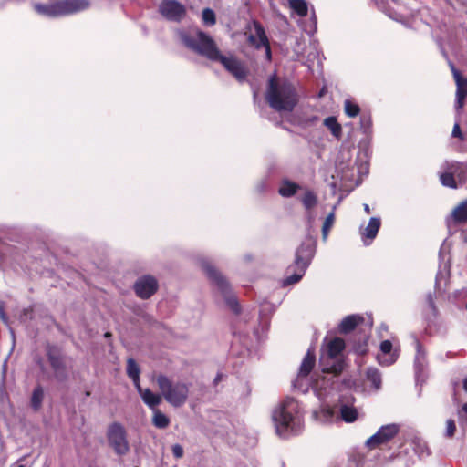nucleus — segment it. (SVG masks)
Masks as SVG:
<instances>
[{
  "mask_svg": "<svg viewBox=\"0 0 467 467\" xmlns=\"http://www.w3.org/2000/svg\"><path fill=\"white\" fill-rule=\"evenodd\" d=\"M180 39L183 45L195 53L213 62H220L224 68L238 80L244 79L248 75L245 64L234 55H223L215 41L200 29L181 32Z\"/></svg>",
  "mask_w": 467,
  "mask_h": 467,
  "instance_id": "f257e3e1",
  "label": "nucleus"
},
{
  "mask_svg": "<svg viewBox=\"0 0 467 467\" xmlns=\"http://www.w3.org/2000/svg\"><path fill=\"white\" fill-rule=\"evenodd\" d=\"M276 433L283 438L298 434L304 426L300 407L293 398L284 400L272 413Z\"/></svg>",
  "mask_w": 467,
  "mask_h": 467,
  "instance_id": "f03ea898",
  "label": "nucleus"
},
{
  "mask_svg": "<svg viewBox=\"0 0 467 467\" xmlns=\"http://www.w3.org/2000/svg\"><path fill=\"white\" fill-rule=\"evenodd\" d=\"M314 253L315 242L312 238L307 237L296 249L294 265H290L287 269V272L292 274L284 280V285L296 284L303 277L314 256Z\"/></svg>",
  "mask_w": 467,
  "mask_h": 467,
  "instance_id": "7ed1b4c3",
  "label": "nucleus"
},
{
  "mask_svg": "<svg viewBox=\"0 0 467 467\" xmlns=\"http://www.w3.org/2000/svg\"><path fill=\"white\" fill-rule=\"evenodd\" d=\"M156 382L162 397L171 406L178 408L187 401L189 396V386L187 383L172 381L164 375H159Z\"/></svg>",
  "mask_w": 467,
  "mask_h": 467,
  "instance_id": "20e7f679",
  "label": "nucleus"
},
{
  "mask_svg": "<svg viewBox=\"0 0 467 467\" xmlns=\"http://www.w3.org/2000/svg\"><path fill=\"white\" fill-rule=\"evenodd\" d=\"M345 348V342L342 338L336 337L328 342L323 349L319 365L324 373L339 374L343 370V361L340 354Z\"/></svg>",
  "mask_w": 467,
  "mask_h": 467,
  "instance_id": "39448f33",
  "label": "nucleus"
},
{
  "mask_svg": "<svg viewBox=\"0 0 467 467\" xmlns=\"http://www.w3.org/2000/svg\"><path fill=\"white\" fill-rule=\"evenodd\" d=\"M313 416L316 420L323 424L336 423L340 420L352 423L358 420V411L355 407L347 404H341L338 409L324 405L314 411Z\"/></svg>",
  "mask_w": 467,
  "mask_h": 467,
  "instance_id": "423d86ee",
  "label": "nucleus"
},
{
  "mask_svg": "<svg viewBox=\"0 0 467 467\" xmlns=\"http://www.w3.org/2000/svg\"><path fill=\"white\" fill-rule=\"evenodd\" d=\"M88 6L87 0H64L51 5L36 4L34 8L40 15L57 17L83 11Z\"/></svg>",
  "mask_w": 467,
  "mask_h": 467,
  "instance_id": "0eeeda50",
  "label": "nucleus"
},
{
  "mask_svg": "<svg viewBox=\"0 0 467 467\" xmlns=\"http://www.w3.org/2000/svg\"><path fill=\"white\" fill-rule=\"evenodd\" d=\"M199 265L210 280L217 285L229 307L235 313H238L239 305L237 299L232 294L231 286L225 278L214 268L207 258L199 259Z\"/></svg>",
  "mask_w": 467,
  "mask_h": 467,
  "instance_id": "6e6552de",
  "label": "nucleus"
},
{
  "mask_svg": "<svg viewBox=\"0 0 467 467\" xmlns=\"http://www.w3.org/2000/svg\"><path fill=\"white\" fill-rule=\"evenodd\" d=\"M440 180L443 186L457 189L467 182V164L457 161H446L441 166Z\"/></svg>",
  "mask_w": 467,
  "mask_h": 467,
  "instance_id": "1a4fd4ad",
  "label": "nucleus"
},
{
  "mask_svg": "<svg viewBox=\"0 0 467 467\" xmlns=\"http://www.w3.org/2000/svg\"><path fill=\"white\" fill-rule=\"evenodd\" d=\"M265 99L276 111H291L297 102L294 89H267Z\"/></svg>",
  "mask_w": 467,
  "mask_h": 467,
  "instance_id": "9d476101",
  "label": "nucleus"
},
{
  "mask_svg": "<svg viewBox=\"0 0 467 467\" xmlns=\"http://www.w3.org/2000/svg\"><path fill=\"white\" fill-rule=\"evenodd\" d=\"M244 36L250 46L256 49L265 48L266 60H271V49L264 27L256 21L247 25Z\"/></svg>",
  "mask_w": 467,
  "mask_h": 467,
  "instance_id": "9b49d317",
  "label": "nucleus"
},
{
  "mask_svg": "<svg viewBox=\"0 0 467 467\" xmlns=\"http://www.w3.org/2000/svg\"><path fill=\"white\" fill-rule=\"evenodd\" d=\"M107 438L110 447L118 455H125L129 451L126 431L120 423L114 422L109 426Z\"/></svg>",
  "mask_w": 467,
  "mask_h": 467,
  "instance_id": "f8f14e48",
  "label": "nucleus"
},
{
  "mask_svg": "<svg viewBox=\"0 0 467 467\" xmlns=\"http://www.w3.org/2000/svg\"><path fill=\"white\" fill-rule=\"evenodd\" d=\"M162 16L170 21L180 22L186 16V8L176 0H163L159 5Z\"/></svg>",
  "mask_w": 467,
  "mask_h": 467,
  "instance_id": "ddd939ff",
  "label": "nucleus"
},
{
  "mask_svg": "<svg viewBox=\"0 0 467 467\" xmlns=\"http://www.w3.org/2000/svg\"><path fill=\"white\" fill-rule=\"evenodd\" d=\"M399 431L396 424H388L382 426L375 434L368 438L366 444L369 448H376L378 445L385 443L391 440Z\"/></svg>",
  "mask_w": 467,
  "mask_h": 467,
  "instance_id": "4468645a",
  "label": "nucleus"
},
{
  "mask_svg": "<svg viewBox=\"0 0 467 467\" xmlns=\"http://www.w3.org/2000/svg\"><path fill=\"white\" fill-rule=\"evenodd\" d=\"M134 289L139 297L147 299L157 291L158 282L151 275H144L137 280Z\"/></svg>",
  "mask_w": 467,
  "mask_h": 467,
  "instance_id": "2eb2a0df",
  "label": "nucleus"
},
{
  "mask_svg": "<svg viewBox=\"0 0 467 467\" xmlns=\"http://www.w3.org/2000/svg\"><path fill=\"white\" fill-rule=\"evenodd\" d=\"M399 357L397 348H393V344L389 340H383L379 346V353L377 355L378 362L382 366H390L396 362Z\"/></svg>",
  "mask_w": 467,
  "mask_h": 467,
  "instance_id": "dca6fc26",
  "label": "nucleus"
},
{
  "mask_svg": "<svg viewBox=\"0 0 467 467\" xmlns=\"http://www.w3.org/2000/svg\"><path fill=\"white\" fill-rule=\"evenodd\" d=\"M380 219L378 217H371L368 225L365 228H360V235L365 245H369L376 238L378 232L380 228Z\"/></svg>",
  "mask_w": 467,
  "mask_h": 467,
  "instance_id": "f3484780",
  "label": "nucleus"
},
{
  "mask_svg": "<svg viewBox=\"0 0 467 467\" xmlns=\"http://www.w3.org/2000/svg\"><path fill=\"white\" fill-rule=\"evenodd\" d=\"M365 322V317L358 314L348 315L345 317L338 326L341 333L347 334L351 332L358 326Z\"/></svg>",
  "mask_w": 467,
  "mask_h": 467,
  "instance_id": "a211bd4d",
  "label": "nucleus"
},
{
  "mask_svg": "<svg viewBox=\"0 0 467 467\" xmlns=\"http://www.w3.org/2000/svg\"><path fill=\"white\" fill-rule=\"evenodd\" d=\"M143 402L152 410L161 402L162 395L152 392L150 389H142L140 385L136 388Z\"/></svg>",
  "mask_w": 467,
  "mask_h": 467,
  "instance_id": "6ab92c4d",
  "label": "nucleus"
},
{
  "mask_svg": "<svg viewBox=\"0 0 467 467\" xmlns=\"http://www.w3.org/2000/svg\"><path fill=\"white\" fill-rule=\"evenodd\" d=\"M47 357L57 378L61 377L64 372V364L60 356V352L54 347H48Z\"/></svg>",
  "mask_w": 467,
  "mask_h": 467,
  "instance_id": "aec40b11",
  "label": "nucleus"
},
{
  "mask_svg": "<svg viewBox=\"0 0 467 467\" xmlns=\"http://www.w3.org/2000/svg\"><path fill=\"white\" fill-rule=\"evenodd\" d=\"M314 364H315L314 351H312L311 349H308V351L306 352V354L301 363L299 372H298V379L308 376V374L311 372V370L314 367Z\"/></svg>",
  "mask_w": 467,
  "mask_h": 467,
  "instance_id": "412c9836",
  "label": "nucleus"
},
{
  "mask_svg": "<svg viewBox=\"0 0 467 467\" xmlns=\"http://www.w3.org/2000/svg\"><path fill=\"white\" fill-rule=\"evenodd\" d=\"M451 218L456 223L467 222V199L461 202L451 212Z\"/></svg>",
  "mask_w": 467,
  "mask_h": 467,
  "instance_id": "4be33fe9",
  "label": "nucleus"
},
{
  "mask_svg": "<svg viewBox=\"0 0 467 467\" xmlns=\"http://www.w3.org/2000/svg\"><path fill=\"white\" fill-rule=\"evenodd\" d=\"M323 124L325 127H327L331 134L337 139L340 140L342 137V127L337 122V118L330 116L324 119Z\"/></svg>",
  "mask_w": 467,
  "mask_h": 467,
  "instance_id": "5701e85b",
  "label": "nucleus"
},
{
  "mask_svg": "<svg viewBox=\"0 0 467 467\" xmlns=\"http://www.w3.org/2000/svg\"><path fill=\"white\" fill-rule=\"evenodd\" d=\"M140 368L133 358H129L127 361V374L132 379L135 387H139L140 384Z\"/></svg>",
  "mask_w": 467,
  "mask_h": 467,
  "instance_id": "b1692460",
  "label": "nucleus"
},
{
  "mask_svg": "<svg viewBox=\"0 0 467 467\" xmlns=\"http://www.w3.org/2000/svg\"><path fill=\"white\" fill-rule=\"evenodd\" d=\"M298 189V184L285 180L282 182L278 192L283 197H291L296 192Z\"/></svg>",
  "mask_w": 467,
  "mask_h": 467,
  "instance_id": "393cba45",
  "label": "nucleus"
},
{
  "mask_svg": "<svg viewBox=\"0 0 467 467\" xmlns=\"http://www.w3.org/2000/svg\"><path fill=\"white\" fill-rule=\"evenodd\" d=\"M153 411L152 423L159 429H165L170 424V419L162 413L160 410L156 409Z\"/></svg>",
  "mask_w": 467,
  "mask_h": 467,
  "instance_id": "a878e982",
  "label": "nucleus"
},
{
  "mask_svg": "<svg viewBox=\"0 0 467 467\" xmlns=\"http://www.w3.org/2000/svg\"><path fill=\"white\" fill-rule=\"evenodd\" d=\"M290 8L299 16H306L308 12V5L306 0H289Z\"/></svg>",
  "mask_w": 467,
  "mask_h": 467,
  "instance_id": "bb28decb",
  "label": "nucleus"
},
{
  "mask_svg": "<svg viewBox=\"0 0 467 467\" xmlns=\"http://www.w3.org/2000/svg\"><path fill=\"white\" fill-rule=\"evenodd\" d=\"M367 379L372 384L376 390L381 387V374L375 368H368L366 372Z\"/></svg>",
  "mask_w": 467,
  "mask_h": 467,
  "instance_id": "cd10ccee",
  "label": "nucleus"
},
{
  "mask_svg": "<svg viewBox=\"0 0 467 467\" xmlns=\"http://www.w3.org/2000/svg\"><path fill=\"white\" fill-rule=\"evenodd\" d=\"M336 208H337V205H334L332 212L329 214H327V216L326 217V219L324 221V223L322 226V238L324 241H326L327 239L328 233L334 224Z\"/></svg>",
  "mask_w": 467,
  "mask_h": 467,
  "instance_id": "c85d7f7f",
  "label": "nucleus"
},
{
  "mask_svg": "<svg viewBox=\"0 0 467 467\" xmlns=\"http://www.w3.org/2000/svg\"><path fill=\"white\" fill-rule=\"evenodd\" d=\"M344 112L348 117L355 118L359 114L360 109L353 100L346 99L344 101Z\"/></svg>",
  "mask_w": 467,
  "mask_h": 467,
  "instance_id": "c756f323",
  "label": "nucleus"
},
{
  "mask_svg": "<svg viewBox=\"0 0 467 467\" xmlns=\"http://www.w3.org/2000/svg\"><path fill=\"white\" fill-rule=\"evenodd\" d=\"M43 398H44L43 389H42V387L37 386L33 390L32 397H31V406L33 407V409L35 410H37L41 407Z\"/></svg>",
  "mask_w": 467,
  "mask_h": 467,
  "instance_id": "7c9ffc66",
  "label": "nucleus"
},
{
  "mask_svg": "<svg viewBox=\"0 0 467 467\" xmlns=\"http://www.w3.org/2000/svg\"><path fill=\"white\" fill-rule=\"evenodd\" d=\"M302 202L306 210H310L317 203V195L312 191H306L302 198Z\"/></svg>",
  "mask_w": 467,
  "mask_h": 467,
  "instance_id": "2f4dec72",
  "label": "nucleus"
},
{
  "mask_svg": "<svg viewBox=\"0 0 467 467\" xmlns=\"http://www.w3.org/2000/svg\"><path fill=\"white\" fill-rule=\"evenodd\" d=\"M202 20L205 26H212L216 23V16L213 9L204 8L202 13Z\"/></svg>",
  "mask_w": 467,
  "mask_h": 467,
  "instance_id": "473e14b6",
  "label": "nucleus"
},
{
  "mask_svg": "<svg viewBox=\"0 0 467 467\" xmlns=\"http://www.w3.org/2000/svg\"><path fill=\"white\" fill-rule=\"evenodd\" d=\"M467 97V89H457L455 109L459 111L464 105V100Z\"/></svg>",
  "mask_w": 467,
  "mask_h": 467,
  "instance_id": "72a5a7b5",
  "label": "nucleus"
},
{
  "mask_svg": "<svg viewBox=\"0 0 467 467\" xmlns=\"http://www.w3.org/2000/svg\"><path fill=\"white\" fill-rule=\"evenodd\" d=\"M416 343V358H415V365L417 368L423 367L424 364V351L422 350V348L418 340L415 341Z\"/></svg>",
  "mask_w": 467,
  "mask_h": 467,
  "instance_id": "f704fd0d",
  "label": "nucleus"
},
{
  "mask_svg": "<svg viewBox=\"0 0 467 467\" xmlns=\"http://www.w3.org/2000/svg\"><path fill=\"white\" fill-rule=\"evenodd\" d=\"M456 431L455 422L453 420H448L446 421V431L445 435L447 437H452L454 435V432Z\"/></svg>",
  "mask_w": 467,
  "mask_h": 467,
  "instance_id": "c9c22d12",
  "label": "nucleus"
},
{
  "mask_svg": "<svg viewBox=\"0 0 467 467\" xmlns=\"http://www.w3.org/2000/svg\"><path fill=\"white\" fill-rule=\"evenodd\" d=\"M172 453L175 458L179 459L183 456V448L180 444H174L171 447Z\"/></svg>",
  "mask_w": 467,
  "mask_h": 467,
  "instance_id": "e433bc0d",
  "label": "nucleus"
},
{
  "mask_svg": "<svg viewBox=\"0 0 467 467\" xmlns=\"http://www.w3.org/2000/svg\"><path fill=\"white\" fill-rule=\"evenodd\" d=\"M453 76L455 78L457 88H466L463 84V79L462 78L460 73L458 71H456L455 69H453Z\"/></svg>",
  "mask_w": 467,
  "mask_h": 467,
  "instance_id": "4c0bfd02",
  "label": "nucleus"
},
{
  "mask_svg": "<svg viewBox=\"0 0 467 467\" xmlns=\"http://www.w3.org/2000/svg\"><path fill=\"white\" fill-rule=\"evenodd\" d=\"M267 88H281L280 82L278 80V78L276 76H272L268 80V87Z\"/></svg>",
  "mask_w": 467,
  "mask_h": 467,
  "instance_id": "58836bf2",
  "label": "nucleus"
},
{
  "mask_svg": "<svg viewBox=\"0 0 467 467\" xmlns=\"http://www.w3.org/2000/svg\"><path fill=\"white\" fill-rule=\"evenodd\" d=\"M451 135L454 138H462V137L459 122H456L454 124Z\"/></svg>",
  "mask_w": 467,
  "mask_h": 467,
  "instance_id": "ea45409f",
  "label": "nucleus"
},
{
  "mask_svg": "<svg viewBox=\"0 0 467 467\" xmlns=\"http://www.w3.org/2000/svg\"><path fill=\"white\" fill-rule=\"evenodd\" d=\"M459 418L460 420H464L467 421V403L463 404L462 409L459 410Z\"/></svg>",
  "mask_w": 467,
  "mask_h": 467,
  "instance_id": "a19ab883",
  "label": "nucleus"
},
{
  "mask_svg": "<svg viewBox=\"0 0 467 467\" xmlns=\"http://www.w3.org/2000/svg\"><path fill=\"white\" fill-rule=\"evenodd\" d=\"M360 122H361V126L364 129H367V128L370 127V125H371V120L368 117L362 116L360 119Z\"/></svg>",
  "mask_w": 467,
  "mask_h": 467,
  "instance_id": "79ce46f5",
  "label": "nucleus"
},
{
  "mask_svg": "<svg viewBox=\"0 0 467 467\" xmlns=\"http://www.w3.org/2000/svg\"><path fill=\"white\" fill-rule=\"evenodd\" d=\"M0 318L5 322L7 323V317L4 311V306L0 305Z\"/></svg>",
  "mask_w": 467,
  "mask_h": 467,
  "instance_id": "37998d69",
  "label": "nucleus"
},
{
  "mask_svg": "<svg viewBox=\"0 0 467 467\" xmlns=\"http://www.w3.org/2000/svg\"><path fill=\"white\" fill-rule=\"evenodd\" d=\"M462 388L464 391L467 392V377L463 379Z\"/></svg>",
  "mask_w": 467,
  "mask_h": 467,
  "instance_id": "c03bdc74",
  "label": "nucleus"
},
{
  "mask_svg": "<svg viewBox=\"0 0 467 467\" xmlns=\"http://www.w3.org/2000/svg\"><path fill=\"white\" fill-rule=\"evenodd\" d=\"M363 206H364V211H365L367 213H370V208H369L368 204H366V203H365Z\"/></svg>",
  "mask_w": 467,
  "mask_h": 467,
  "instance_id": "a18cd8bd",
  "label": "nucleus"
},
{
  "mask_svg": "<svg viewBox=\"0 0 467 467\" xmlns=\"http://www.w3.org/2000/svg\"><path fill=\"white\" fill-rule=\"evenodd\" d=\"M367 326L368 327H372V320L370 318H368V322H367Z\"/></svg>",
  "mask_w": 467,
  "mask_h": 467,
  "instance_id": "49530a36",
  "label": "nucleus"
},
{
  "mask_svg": "<svg viewBox=\"0 0 467 467\" xmlns=\"http://www.w3.org/2000/svg\"><path fill=\"white\" fill-rule=\"evenodd\" d=\"M219 380H220V375H218V376L215 378L214 381H215V383H217Z\"/></svg>",
  "mask_w": 467,
  "mask_h": 467,
  "instance_id": "de8ad7c7",
  "label": "nucleus"
},
{
  "mask_svg": "<svg viewBox=\"0 0 467 467\" xmlns=\"http://www.w3.org/2000/svg\"><path fill=\"white\" fill-rule=\"evenodd\" d=\"M316 388H317H317H322V386L319 384V382H318V381H317V383H316Z\"/></svg>",
  "mask_w": 467,
  "mask_h": 467,
  "instance_id": "09e8293b",
  "label": "nucleus"
},
{
  "mask_svg": "<svg viewBox=\"0 0 467 467\" xmlns=\"http://www.w3.org/2000/svg\"><path fill=\"white\" fill-rule=\"evenodd\" d=\"M381 328H382V330H387V327L384 325L381 326Z\"/></svg>",
  "mask_w": 467,
  "mask_h": 467,
  "instance_id": "8fccbe9b",
  "label": "nucleus"
},
{
  "mask_svg": "<svg viewBox=\"0 0 467 467\" xmlns=\"http://www.w3.org/2000/svg\"><path fill=\"white\" fill-rule=\"evenodd\" d=\"M314 19V23H313V26H314V29L316 28V21H315V17H313Z\"/></svg>",
  "mask_w": 467,
  "mask_h": 467,
  "instance_id": "3c124183",
  "label": "nucleus"
},
{
  "mask_svg": "<svg viewBox=\"0 0 467 467\" xmlns=\"http://www.w3.org/2000/svg\"><path fill=\"white\" fill-rule=\"evenodd\" d=\"M11 336H12V338L14 339L15 338V335H14V332L11 330Z\"/></svg>",
  "mask_w": 467,
  "mask_h": 467,
  "instance_id": "603ef678",
  "label": "nucleus"
},
{
  "mask_svg": "<svg viewBox=\"0 0 467 467\" xmlns=\"http://www.w3.org/2000/svg\"><path fill=\"white\" fill-rule=\"evenodd\" d=\"M323 91H324V89H321V92H320V94H319V97H322V96H323Z\"/></svg>",
  "mask_w": 467,
  "mask_h": 467,
  "instance_id": "864d4df0",
  "label": "nucleus"
},
{
  "mask_svg": "<svg viewBox=\"0 0 467 467\" xmlns=\"http://www.w3.org/2000/svg\"><path fill=\"white\" fill-rule=\"evenodd\" d=\"M257 96L256 92L254 93V98L255 99Z\"/></svg>",
  "mask_w": 467,
  "mask_h": 467,
  "instance_id": "5fc2aeb1",
  "label": "nucleus"
},
{
  "mask_svg": "<svg viewBox=\"0 0 467 467\" xmlns=\"http://www.w3.org/2000/svg\"><path fill=\"white\" fill-rule=\"evenodd\" d=\"M105 336H106V337H109V336H110V334H109V333H106V334H105Z\"/></svg>",
  "mask_w": 467,
  "mask_h": 467,
  "instance_id": "6e6d98bb",
  "label": "nucleus"
},
{
  "mask_svg": "<svg viewBox=\"0 0 467 467\" xmlns=\"http://www.w3.org/2000/svg\"><path fill=\"white\" fill-rule=\"evenodd\" d=\"M18 467H25L24 465H19Z\"/></svg>",
  "mask_w": 467,
  "mask_h": 467,
  "instance_id": "4d7b16f0",
  "label": "nucleus"
}]
</instances>
